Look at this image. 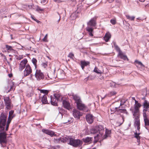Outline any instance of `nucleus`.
Here are the masks:
<instances>
[{"mask_svg": "<svg viewBox=\"0 0 149 149\" xmlns=\"http://www.w3.org/2000/svg\"><path fill=\"white\" fill-rule=\"evenodd\" d=\"M7 113H2L0 116V131L1 132L4 129V127L6 125V122L7 117Z\"/></svg>", "mask_w": 149, "mask_h": 149, "instance_id": "nucleus-1", "label": "nucleus"}, {"mask_svg": "<svg viewBox=\"0 0 149 149\" xmlns=\"http://www.w3.org/2000/svg\"><path fill=\"white\" fill-rule=\"evenodd\" d=\"M88 26L86 28V30L89 33V35L91 36H93V29L90 26H95V19L94 18H92L87 23Z\"/></svg>", "mask_w": 149, "mask_h": 149, "instance_id": "nucleus-2", "label": "nucleus"}, {"mask_svg": "<svg viewBox=\"0 0 149 149\" xmlns=\"http://www.w3.org/2000/svg\"><path fill=\"white\" fill-rule=\"evenodd\" d=\"M7 134L5 132L0 133V144L2 147H5L6 146L7 141L6 138Z\"/></svg>", "mask_w": 149, "mask_h": 149, "instance_id": "nucleus-3", "label": "nucleus"}, {"mask_svg": "<svg viewBox=\"0 0 149 149\" xmlns=\"http://www.w3.org/2000/svg\"><path fill=\"white\" fill-rule=\"evenodd\" d=\"M68 144L73 146L77 147L82 144V142L79 139H74L70 137Z\"/></svg>", "mask_w": 149, "mask_h": 149, "instance_id": "nucleus-4", "label": "nucleus"}, {"mask_svg": "<svg viewBox=\"0 0 149 149\" xmlns=\"http://www.w3.org/2000/svg\"><path fill=\"white\" fill-rule=\"evenodd\" d=\"M123 101H121L120 102H116L113 104L111 107V111L115 112L118 111V108L119 109L121 108L120 107L122 105V103Z\"/></svg>", "mask_w": 149, "mask_h": 149, "instance_id": "nucleus-5", "label": "nucleus"}, {"mask_svg": "<svg viewBox=\"0 0 149 149\" xmlns=\"http://www.w3.org/2000/svg\"><path fill=\"white\" fill-rule=\"evenodd\" d=\"M32 72V69L31 67L29 64H27L24 71V76L26 77L30 74Z\"/></svg>", "mask_w": 149, "mask_h": 149, "instance_id": "nucleus-6", "label": "nucleus"}, {"mask_svg": "<svg viewBox=\"0 0 149 149\" xmlns=\"http://www.w3.org/2000/svg\"><path fill=\"white\" fill-rule=\"evenodd\" d=\"M96 128L99 134H97V136L98 138H100L102 136V134L104 132V128L103 126L101 125H99L96 126Z\"/></svg>", "mask_w": 149, "mask_h": 149, "instance_id": "nucleus-7", "label": "nucleus"}, {"mask_svg": "<svg viewBox=\"0 0 149 149\" xmlns=\"http://www.w3.org/2000/svg\"><path fill=\"white\" fill-rule=\"evenodd\" d=\"M35 75L36 78L38 80H40L44 78V74L40 70H36Z\"/></svg>", "mask_w": 149, "mask_h": 149, "instance_id": "nucleus-8", "label": "nucleus"}, {"mask_svg": "<svg viewBox=\"0 0 149 149\" xmlns=\"http://www.w3.org/2000/svg\"><path fill=\"white\" fill-rule=\"evenodd\" d=\"M28 61L25 58L20 63L19 69L20 71H22L26 67Z\"/></svg>", "mask_w": 149, "mask_h": 149, "instance_id": "nucleus-9", "label": "nucleus"}, {"mask_svg": "<svg viewBox=\"0 0 149 149\" xmlns=\"http://www.w3.org/2000/svg\"><path fill=\"white\" fill-rule=\"evenodd\" d=\"M62 104L64 107L70 110L72 109V107L69 102L66 100H63Z\"/></svg>", "mask_w": 149, "mask_h": 149, "instance_id": "nucleus-10", "label": "nucleus"}, {"mask_svg": "<svg viewBox=\"0 0 149 149\" xmlns=\"http://www.w3.org/2000/svg\"><path fill=\"white\" fill-rule=\"evenodd\" d=\"M143 105L144 108L143 111V114L144 113H146V111H149V102L147 100H145L143 103Z\"/></svg>", "mask_w": 149, "mask_h": 149, "instance_id": "nucleus-11", "label": "nucleus"}, {"mask_svg": "<svg viewBox=\"0 0 149 149\" xmlns=\"http://www.w3.org/2000/svg\"><path fill=\"white\" fill-rule=\"evenodd\" d=\"M4 100L6 105V108L8 109H10L11 107L10 100L8 97H4Z\"/></svg>", "mask_w": 149, "mask_h": 149, "instance_id": "nucleus-12", "label": "nucleus"}, {"mask_svg": "<svg viewBox=\"0 0 149 149\" xmlns=\"http://www.w3.org/2000/svg\"><path fill=\"white\" fill-rule=\"evenodd\" d=\"M73 114L74 117L79 119L80 116L82 115V113L76 109L73 110Z\"/></svg>", "mask_w": 149, "mask_h": 149, "instance_id": "nucleus-13", "label": "nucleus"}, {"mask_svg": "<svg viewBox=\"0 0 149 149\" xmlns=\"http://www.w3.org/2000/svg\"><path fill=\"white\" fill-rule=\"evenodd\" d=\"M86 119L88 123H92L94 120L93 116L91 114H88L86 116Z\"/></svg>", "mask_w": 149, "mask_h": 149, "instance_id": "nucleus-14", "label": "nucleus"}, {"mask_svg": "<svg viewBox=\"0 0 149 149\" xmlns=\"http://www.w3.org/2000/svg\"><path fill=\"white\" fill-rule=\"evenodd\" d=\"M76 104L78 109L81 110H85L86 107L84 104L82 103L81 101Z\"/></svg>", "mask_w": 149, "mask_h": 149, "instance_id": "nucleus-15", "label": "nucleus"}, {"mask_svg": "<svg viewBox=\"0 0 149 149\" xmlns=\"http://www.w3.org/2000/svg\"><path fill=\"white\" fill-rule=\"evenodd\" d=\"M42 131L44 133L49 135L51 136L56 135V134L53 131H50L49 130L42 129Z\"/></svg>", "mask_w": 149, "mask_h": 149, "instance_id": "nucleus-16", "label": "nucleus"}, {"mask_svg": "<svg viewBox=\"0 0 149 149\" xmlns=\"http://www.w3.org/2000/svg\"><path fill=\"white\" fill-rule=\"evenodd\" d=\"M82 70H84L85 67L89 65L90 62L88 61H81L80 62Z\"/></svg>", "mask_w": 149, "mask_h": 149, "instance_id": "nucleus-17", "label": "nucleus"}, {"mask_svg": "<svg viewBox=\"0 0 149 149\" xmlns=\"http://www.w3.org/2000/svg\"><path fill=\"white\" fill-rule=\"evenodd\" d=\"M111 133V130L106 129L105 131V134L103 135L102 134V136L101 137L102 138V140L107 138L109 136Z\"/></svg>", "mask_w": 149, "mask_h": 149, "instance_id": "nucleus-18", "label": "nucleus"}, {"mask_svg": "<svg viewBox=\"0 0 149 149\" xmlns=\"http://www.w3.org/2000/svg\"><path fill=\"white\" fill-rule=\"evenodd\" d=\"M72 96L76 104L81 101L80 97L78 95L73 94L72 95Z\"/></svg>", "mask_w": 149, "mask_h": 149, "instance_id": "nucleus-19", "label": "nucleus"}, {"mask_svg": "<svg viewBox=\"0 0 149 149\" xmlns=\"http://www.w3.org/2000/svg\"><path fill=\"white\" fill-rule=\"evenodd\" d=\"M54 97L55 98V99L57 101L62 102L63 101V97L62 96L59 94H55L54 95Z\"/></svg>", "mask_w": 149, "mask_h": 149, "instance_id": "nucleus-20", "label": "nucleus"}, {"mask_svg": "<svg viewBox=\"0 0 149 149\" xmlns=\"http://www.w3.org/2000/svg\"><path fill=\"white\" fill-rule=\"evenodd\" d=\"M92 138L87 137L83 139V141L85 143H87L89 144L92 142Z\"/></svg>", "mask_w": 149, "mask_h": 149, "instance_id": "nucleus-21", "label": "nucleus"}, {"mask_svg": "<svg viewBox=\"0 0 149 149\" xmlns=\"http://www.w3.org/2000/svg\"><path fill=\"white\" fill-rule=\"evenodd\" d=\"M13 118V116H9L8 119V120L7 121V123L6 125V127L5 130L6 131H7L9 125L11 121V120Z\"/></svg>", "mask_w": 149, "mask_h": 149, "instance_id": "nucleus-22", "label": "nucleus"}, {"mask_svg": "<svg viewBox=\"0 0 149 149\" xmlns=\"http://www.w3.org/2000/svg\"><path fill=\"white\" fill-rule=\"evenodd\" d=\"M118 56L120 57L121 58L124 60H126V59H127V60H128L127 56L126 55H124L122 52L118 53Z\"/></svg>", "mask_w": 149, "mask_h": 149, "instance_id": "nucleus-23", "label": "nucleus"}, {"mask_svg": "<svg viewBox=\"0 0 149 149\" xmlns=\"http://www.w3.org/2000/svg\"><path fill=\"white\" fill-rule=\"evenodd\" d=\"M70 136H66L63 138H61V142L65 143L67 141H69Z\"/></svg>", "mask_w": 149, "mask_h": 149, "instance_id": "nucleus-24", "label": "nucleus"}, {"mask_svg": "<svg viewBox=\"0 0 149 149\" xmlns=\"http://www.w3.org/2000/svg\"><path fill=\"white\" fill-rule=\"evenodd\" d=\"M140 133H138L137 131L134 133V137L137 139V142L139 143L140 142V136H139Z\"/></svg>", "mask_w": 149, "mask_h": 149, "instance_id": "nucleus-25", "label": "nucleus"}, {"mask_svg": "<svg viewBox=\"0 0 149 149\" xmlns=\"http://www.w3.org/2000/svg\"><path fill=\"white\" fill-rule=\"evenodd\" d=\"M134 112H139V108L141 106V105L140 103H138L135 104L134 105Z\"/></svg>", "mask_w": 149, "mask_h": 149, "instance_id": "nucleus-26", "label": "nucleus"}, {"mask_svg": "<svg viewBox=\"0 0 149 149\" xmlns=\"http://www.w3.org/2000/svg\"><path fill=\"white\" fill-rule=\"evenodd\" d=\"M133 115L135 118V120H139V112H134Z\"/></svg>", "mask_w": 149, "mask_h": 149, "instance_id": "nucleus-27", "label": "nucleus"}, {"mask_svg": "<svg viewBox=\"0 0 149 149\" xmlns=\"http://www.w3.org/2000/svg\"><path fill=\"white\" fill-rule=\"evenodd\" d=\"M42 103L43 104H46L47 103V96L46 95L43 96L41 100Z\"/></svg>", "mask_w": 149, "mask_h": 149, "instance_id": "nucleus-28", "label": "nucleus"}, {"mask_svg": "<svg viewBox=\"0 0 149 149\" xmlns=\"http://www.w3.org/2000/svg\"><path fill=\"white\" fill-rule=\"evenodd\" d=\"M111 37V36L110 34L106 33L104 37V39L106 42H108L110 38Z\"/></svg>", "mask_w": 149, "mask_h": 149, "instance_id": "nucleus-29", "label": "nucleus"}, {"mask_svg": "<svg viewBox=\"0 0 149 149\" xmlns=\"http://www.w3.org/2000/svg\"><path fill=\"white\" fill-rule=\"evenodd\" d=\"M39 90L41 93L45 94V95H47L49 92L48 90H46L40 89Z\"/></svg>", "mask_w": 149, "mask_h": 149, "instance_id": "nucleus-30", "label": "nucleus"}, {"mask_svg": "<svg viewBox=\"0 0 149 149\" xmlns=\"http://www.w3.org/2000/svg\"><path fill=\"white\" fill-rule=\"evenodd\" d=\"M117 112H118L126 113L127 114V111L125 109H121L120 108L118 109Z\"/></svg>", "mask_w": 149, "mask_h": 149, "instance_id": "nucleus-31", "label": "nucleus"}, {"mask_svg": "<svg viewBox=\"0 0 149 149\" xmlns=\"http://www.w3.org/2000/svg\"><path fill=\"white\" fill-rule=\"evenodd\" d=\"M126 17L127 19L133 21L134 20L135 18V17L134 16H130L129 15H126Z\"/></svg>", "mask_w": 149, "mask_h": 149, "instance_id": "nucleus-32", "label": "nucleus"}, {"mask_svg": "<svg viewBox=\"0 0 149 149\" xmlns=\"http://www.w3.org/2000/svg\"><path fill=\"white\" fill-rule=\"evenodd\" d=\"M91 133L93 134L98 132L96 128V126L95 128H94L91 130Z\"/></svg>", "mask_w": 149, "mask_h": 149, "instance_id": "nucleus-33", "label": "nucleus"}, {"mask_svg": "<svg viewBox=\"0 0 149 149\" xmlns=\"http://www.w3.org/2000/svg\"><path fill=\"white\" fill-rule=\"evenodd\" d=\"M57 100L55 99V101H54V100L51 99V102L52 104L54 106H56L57 105Z\"/></svg>", "mask_w": 149, "mask_h": 149, "instance_id": "nucleus-34", "label": "nucleus"}, {"mask_svg": "<svg viewBox=\"0 0 149 149\" xmlns=\"http://www.w3.org/2000/svg\"><path fill=\"white\" fill-rule=\"evenodd\" d=\"M32 62L35 65V68H36V63L37 62V60L36 58H33L32 59Z\"/></svg>", "mask_w": 149, "mask_h": 149, "instance_id": "nucleus-35", "label": "nucleus"}, {"mask_svg": "<svg viewBox=\"0 0 149 149\" xmlns=\"http://www.w3.org/2000/svg\"><path fill=\"white\" fill-rule=\"evenodd\" d=\"M6 48L7 50L12 51L13 50V49L12 48V47L11 46H9L8 45H6Z\"/></svg>", "mask_w": 149, "mask_h": 149, "instance_id": "nucleus-36", "label": "nucleus"}, {"mask_svg": "<svg viewBox=\"0 0 149 149\" xmlns=\"http://www.w3.org/2000/svg\"><path fill=\"white\" fill-rule=\"evenodd\" d=\"M134 126L140 125V120H134Z\"/></svg>", "mask_w": 149, "mask_h": 149, "instance_id": "nucleus-37", "label": "nucleus"}, {"mask_svg": "<svg viewBox=\"0 0 149 149\" xmlns=\"http://www.w3.org/2000/svg\"><path fill=\"white\" fill-rule=\"evenodd\" d=\"M94 139H95V140L94 141V143H97V142L98 141V139H102V138L101 137L100 138H98L97 136V135L94 137Z\"/></svg>", "mask_w": 149, "mask_h": 149, "instance_id": "nucleus-38", "label": "nucleus"}, {"mask_svg": "<svg viewBox=\"0 0 149 149\" xmlns=\"http://www.w3.org/2000/svg\"><path fill=\"white\" fill-rule=\"evenodd\" d=\"M36 10L38 12L39 11H42L44 10V9H42L40 7L38 6L36 9Z\"/></svg>", "mask_w": 149, "mask_h": 149, "instance_id": "nucleus-39", "label": "nucleus"}, {"mask_svg": "<svg viewBox=\"0 0 149 149\" xmlns=\"http://www.w3.org/2000/svg\"><path fill=\"white\" fill-rule=\"evenodd\" d=\"M116 49V50L118 51V53H120V52H122V51L120 50V48L117 45H116L115 46Z\"/></svg>", "mask_w": 149, "mask_h": 149, "instance_id": "nucleus-40", "label": "nucleus"}, {"mask_svg": "<svg viewBox=\"0 0 149 149\" xmlns=\"http://www.w3.org/2000/svg\"><path fill=\"white\" fill-rule=\"evenodd\" d=\"M54 141L56 143H60L61 142V138L54 139Z\"/></svg>", "mask_w": 149, "mask_h": 149, "instance_id": "nucleus-41", "label": "nucleus"}, {"mask_svg": "<svg viewBox=\"0 0 149 149\" xmlns=\"http://www.w3.org/2000/svg\"><path fill=\"white\" fill-rule=\"evenodd\" d=\"M68 57L70 58H71L73 59V57H74V55L73 53H70L69 54Z\"/></svg>", "mask_w": 149, "mask_h": 149, "instance_id": "nucleus-42", "label": "nucleus"}, {"mask_svg": "<svg viewBox=\"0 0 149 149\" xmlns=\"http://www.w3.org/2000/svg\"><path fill=\"white\" fill-rule=\"evenodd\" d=\"M135 62L136 63L138 64L139 65H140L141 66H143V65L141 62L137 60H135Z\"/></svg>", "mask_w": 149, "mask_h": 149, "instance_id": "nucleus-43", "label": "nucleus"}, {"mask_svg": "<svg viewBox=\"0 0 149 149\" xmlns=\"http://www.w3.org/2000/svg\"><path fill=\"white\" fill-rule=\"evenodd\" d=\"M111 23L113 25L115 24L116 23V21L114 19H111L110 21Z\"/></svg>", "mask_w": 149, "mask_h": 149, "instance_id": "nucleus-44", "label": "nucleus"}, {"mask_svg": "<svg viewBox=\"0 0 149 149\" xmlns=\"http://www.w3.org/2000/svg\"><path fill=\"white\" fill-rule=\"evenodd\" d=\"M94 71L97 73H101V71L99 70H97V68L96 69L95 68L94 70Z\"/></svg>", "mask_w": 149, "mask_h": 149, "instance_id": "nucleus-45", "label": "nucleus"}, {"mask_svg": "<svg viewBox=\"0 0 149 149\" xmlns=\"http://www.w3.org/2000/svg\"><path fill=\"white\" fill-rule=\"evenodd\" d=\"M116 93L114 91L111 92L110 93L109 95L112 96L116 94Z\"/></svg>", "mask_w": 149, "mask_h": 149, "instance_id": "nucleus-46", "label": "nucleus"}, {"mask_svg": "<svg viewBox=\"0 0 149 149\" xmlns=\"http://www.w3.org/2000/svg\"><path fill=\"white\" fill-rule=\"evenodd\" d=\"M12 85L11 87H10V90L9 91H8V92H7V93L9 92L13 89V86L14 85V83L13 82H12Z\"/></svg>", "mask_w": 149, "mask_h": 149, "instance_id": "nucleus-47", "label": "nucleus"}, {"mask_svg": "<svg viewBox=\"0 0 149 149\" xmlns=\"http://www.w3.org/2000/svg\"><path fill=\"white\" fill-rule=\"evenodd\" d=\"M13 112H14L13 111H10L9 112V116H13L12 115L13 114Z\"/></svg>", "mask_w": 149, "mask_h": 149, "instance_id": "nucleus-48", "label": "nucleus"}, {"mask_svg": "<svg viewBox=\"0 0 149 149\" xmlns=\"http://www.w3.org/2000/svg\"><path fill=\"white\" fill-rule=\"evenodd\" d=\"M144 5L145 6H149V1H147Z\"/></svg>", "mask_w": 149, "mask_h": 149, "instance_id": "nucleus-49", "label": "nucleus"}, {"mask_svg": "<svg viewBox=\"0 0 149 149\" xmlns=\"http://www.w3.org/2000/svg\"><path fill=\"white\" fill-rule=\"evenodd\" d=\"M135 126L137 127V131L138 132H139L140 129V125H135Z\"/></svg>", "mask_w": 149, "mask_h": 149, "instance_id": "nucleus-50", "label": "nucleus"}, {"mask_svg": "<svg viewBox=\"0 0 149 149\" xmlns=\"http://www.w3.org/2000/svg\"><path fill=\"white\" fill-rule=\"evenodd\" d=\"M23 58L22 56H19L17 58V59L18 60H20Z\"/></svg>", "mask_w": 149, "mask_h": 149, "instance_id": "nucleus-51", "label": "nucleus"}, {"mask_svg": "<svg viewBox=\"0 0 149 149\" xmlns=\"http://www.w3.org/2000/svg\"><path fill=\"white\" fill-rule=\"evenodd\" d=\"M47 34H46L45 36V37H44V38H43V40L44 41H45L46 39H47Z\"/></svg>", "mask_w": 149, "mask_h": 149, "instance_id": "nucleus-52", "label": "nucleus"}, {"mask_svg": "<svg viewBox=\"0 0 149 149\" xmlns=\"http://www.w3.org/2000/svg\"><path fill=\"white\" fill-rule=\"evenodd\" d=\"M54 1L58 3H60L61 2L60 0H54Z\"/></svg>", "mask_w": 149, "mask_h": 149, "instance_id": "nucleus-53", "label": "nucleus"}, {"mask_svg": "<svg viewBox=\"0 0 149 149\" xmlns=\"http://www.w3.org/2000/svg\"><path fill=\"white\" fill-rule=\"evenodd\" d=\"M42 65H43V66L45 68L47 66V64L45 63H43Z\"/></svg>", "mask_w": 149, "mask_h": 149, "instance_id": "nucleus-54", "label": "nucleus"}, {"mask_svg": "<svg viewBox=\"0 0 149 149\" xmlns=\"http://www.w3.org/2000/svg\"><path fill=\"white\" fill-rule=\"evenodd\" d=\"M100 78L101 80H102L104 79L103 76H102L101 74H100Z\"/></svg>", "mask_w": 149, "mask_h": 149, "instance_id": "nucleus-55", "label": "nucleus"}, {"mask_svg": "<svg viewBox=\"0 0 149 149\" xmlns=\"http://www.w3.org/2000/svg\"><path fill=\"white\" fill-rule=\"evenodd\" d=\"M46 0H41V2L42 3H44L46 1Z\"/></svg>", "mask_w": 149, "mask_h": 149, "instance_id": "nucleus-56", "label": "nucleus"}, {"mask_svg": "<svg viewBox=\"0 0 149 149\" xmlns=\"http://www.w3.org/2000/svg\"><path fill=\"white\" fill-rule=\"evenodd\" d=\"M108 0L109 3H111L112 2L114 1V0Z\"/></svg>", "mask_w": 149, "mask_h": 149, "instance_id": "nucleus-57", "label": "nucleus"}, {"mask_svg": "<svg viewBox=\"0 0 149 149\" xmlns=\"http://www.w3.org/2000/svg\"><path fill=\"white\" fill-rule=\"evenodd\" d=\"M123 101V102L122 103V105H123L124 103L126 102V101L125 100H122Z\"/></svg>", "mask_w": 149, "mask_h": 149, "instance_id": "nucleus-58", "label": "nucleus"}, {"mask_svg": "<svg viewBox=\"0 0 149 149\" xmlns=\"http://www.w3.org/2000/svg\"><path fill=\"white\" fill-rule=\"evenodd\" d=\"M135 104H137V103H139L138 102V101L137 100H135Z\"/></svg>", "mask_w": 149, "mask_h": 149, "instance_id": "nucleus-59", "label": "nucleus"}, {"mask_svg": "<svg viewBox=\"0 0 149 149\" xmlns=\"http://www.w3.org/2000/svg\"><path fill=\"white\" fill-rule=\"evenodd\" d=\"M8 76L10 77H11L12 76V74H8Z\"/></svg>", "mask_w": 149, "mask_h": 149, "instance_id": "nucleus-60", "label": "nucleus"}, {"mask_svg": "<svg viewBox=\"0 0 149 149\" xmlns=\"http://www.w3.org/2000/svg\"><path fill=\"white\" fill-rule=\"evenodd\" d=\"M51 99H52L53 100H54V101H55V98L54 97H51Z\"/></svg>", "mask_w": 149, "mask_h": 149, "instance_id": "nucleus-61", "label": "nucleus"}, {"mask_svg": "<svg viewBox=\"0 0 149 149\" xmlns=\"http://www.w3.org/2000/svg\"><path fill=\"white\" fill-rule=\"evenodd\" d=\"M31 17L34 20H36V19L35 18H34V17H33V16H31Z\"/></svg>", "mask_w": 149, "mask_h": 149, "instance_id": "nucleus-62", "label": "nucleus"}, {"mask_svg": "<svg viewBox=\"0 0 149 149\" xmlns=\"http://www.w3.org/2000/svg\"><path fill=\"white\" fill-rule=\"evenodd\" d=\"M35 21H36L38 23H39V22H40L38 20H36H36H35Z\"/></svg>", "mask_w": 149, "mask_h": 149, "instance_id": "nucleus-63", "label": "nucleus"}, {"mask_svg": "<svg viewBox=\"0 0 149 149\" xmlns=\"http://www.w3.org/2000/svg\"><path fill=\"white\" fill-rule=\"evenodd\" d=\"M139 1L141 2H143L145 0H139Z\"/></svg>", "mask_w": 149, "mask_h": 149, "instance_id": "nucleus-64", "label": "nucleus"}]
</instances>
